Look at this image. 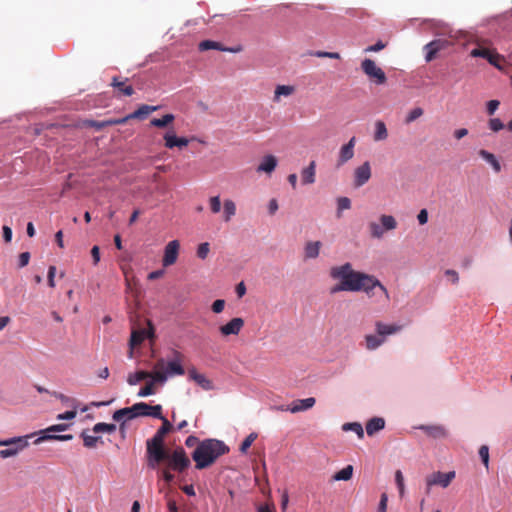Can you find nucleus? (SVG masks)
<instances>
[{
	"mask_svg": "<svg viewBox=\"0 0 512 512\" xmlns=\"http://www.w3.org/2000/svg\"><path fill=\"white\" fill-rule=\"evenodd\" d=\"M330 276L335 280H339V283L331 288L330 292L332 294L341 291L358 292L362 288V281L365 279L369 280L366 273L353 270L351 263L348 262L332 267L330 269Z\"/></svg>",
	"mask_w": 512,
	"mask_h": 512,
	"instance_id": "nucleus-1",
	"label": "nucleus"
},
{
	"mask_svg": "<svg viewBox=\"0 0 512 512\" xmlns=\"http://www.w3.org/2000/svg\"><path fill=\"white\" fill-rule=\"evenodd\" d=\"M229 447L217 439H205L201 441L192 453V459L198 470L211 466L220 456L227 454Z\"/></svg>",
	"mask_w": 512,
	"mask_h": 512,
	"instance_id": "nucleus-2",
	"label": "nucleus"
},
{
	"mask_svg": "<svg viewBox=\"0 0 512 512\" xmlns=\"http://www.w3.org/2000/svg\"><path fill=\"white\" fill-rule=\"evenodd\" d=\"M148 466L155 469L161 462L168 459V451L164 448V439L155 435L146 442Z\"/></svg>",
	"mask_w": 512,
	"mask_h": 512,
	"instance_id": "nucleus-3",
	"label": "nucleus"
},
{
	"mask_svg": "<svg viewBox=\"0 0 512 512\" xmlns=\"http://www.w3.org/2000/svg\"><path fill=\"white\" fill-rule=\"evenodd\" d=\"M367 278L361 284V290L368 297H378L379 301L389 302L390 295L386 287L373 275L367 274Z\"/></svg>",
	"mask_w": 512,
	"mask_h": 512,
	"instance_id": "nucleus-4",
	"label": "nucleus"
},
{
	"mask_svg": "<svg viewBox=\"0 0 512 512\" xmlns=\"http://www.w3.org/2000/svg\"><path fill=\"white\" fill-rule=\"evenodd\" d=\"M397 228V221L392 215L383 214L379 217V223L372 221L368 224L370 236L374 239H381L386 231Z\"/></svg>",
	"mask_w": 512,
	"mask_h": 512,
	"instance_id": "nucleus-5",
	"label": "nucleus"
},
{
	"mask_svg": "<svg viewBox=\"0 0 512 512\" xmlns=\"http://www.w3.org/2000/svg\"><path fill=\"white\" fill-rule=\"evenodd\" d=\"M34 434L22 436V437H13L10 439L0 441V446H9L7 449L0 450L1 458H8L15 456L19 451L23 450L28 446V439L33 437Z\"/></svg>",
	"mask_w": 512,
	"mask_h": 512,
	"instance_id": "nucleus-6",
	"label": "nucleus"
},
{
	"mask_svg": "<svg viewBox=\"0 0 512 512\" xmlns=\"http://www.w3.org/2000/svg\"><path fill=\"white\" fill-rule=\"evenodd\" d=\"M166 460L168 461V468L178 472H183L191 464L182 447L176 448L171 454L168 452V459Z\"/></svg>",
	"mask_w": 512,
	"mask_h": 512,
	"instance_id": "nucleus-7",
	"label": "nucleus"
},
{
	"mask_svg": "<svg viewBox=\"0 0 512 512\" xmlns=\"http://www.w3.org/2000/svg\"><path fill=\"white\" fill-rule=\"evenodd\" d=\"M362 71L378 85L386 83L385 72L371 59H364L361 63Z\"/></svg>",
	"mask_w": 512,
	"mask_h": 512,
	"instance_id": "nucleus-8",
	"label": "nucleus"
},
{
	"mask_svg": "<svg viewBox=\"0 0 512 512\" xmlns=\"http://www.w3.org/2000/svg\"><path fill=\"white\" fill-rule=\"evenodd\" d=\"M454 478H455L454 471H450L447 473L438 471V472H434V473L428 475L426 477V486H427L426 493L428 494L430 492V488L434 485H438L443 488L448 487Z\"/></svg>",
	"mask_w": 512,
	"mask_h": 512,
	"instance_id": "nucleus-9",
	"label": "nucleus"
},
{
	"mask_svg": "<svg viewBox=\"0 0 512 512\" xmlns=\"http://www.w3.org/2000/svg\"><path fill=\"white\" fill-rule=\"evenodd\" d=\"M67 428H68L67 424L52 425V426L48 427L47 429L40 431V433L43 434V435L41 437L37 438L34 441V443L35 444H39V443H41L42 441H45V440H59V441L71 440L73 438V436L70 435V434L69 435L50 434L51 432H61V431H64Z\"/></svg>",
	"mask_w": 512,
	"mask_h": 512,
	"instance_id": "nucleus-10",
	"label": "nucleus"
},
{
	"mask_svg": "<svg viewBox=\"0 0 512 512\" xmlns=\"http://www.w3.org/2000/svg\"><path fill=\"white\" fill-rule=\"evenodd\" d=\"M371 165L368 161L355 168L353 177V185L355 188H360L365 185L371 178Z\"/></svg>",
	"mask_w": 512,
	"mask_h": 512,
	"instance_id": "nucleus-11",
	"label": "nucleus"
},
{
	"mask_svg": "<svg viewBox=\"0 0 512 512\" xmlns=\"http://www.w3.org/2000/svg\"><path fill=\"white\" fill-rule=\"evenodd\" d=\"M180 243L178 240L170 241L164 249V256L162 264L164 267H169L176 263L179 255Z\"/></svg>",
	"mask_w": 512,
	"mask_h": 512,
	"instance_id": "nucleus-12",
	"label": "nucleus"
},
{
	"mask_svg": "<svg viewBox=\"0 0 512 512\" xmlns=\"http://www.w3.org/2000/svg\"><path fill=\"white\" fill-rule=\"evenodd\" d=\"M134 410L137 412V416H151L154 418H162V406L154 405L151 406L145 402H139L134 404Z\"/></svg>",
	"mask_w": 512,
	"mask_h": 512,
	"instance_id": "nucleus-13",
	"label": "nucleus"
},
{
	"mask_svg": "<svg viewBox=\"0 0 512 512\" xmlns=\"http://www.w3.org/2000/svg\"><path fill=\"white\" fill-rule=\"evenodd\" d=\"M188 379L195 382L203 390L210 391L214 389L212 380L208 379L204 374L199 373L195 367L188 369Z\"/></svg>",
	"mask_w": 512,
	"mask_h": 512,
	"instance_id": "nucleus-14",
	"label": "nucleus"
},
{
	"mask_svg": "<svg viewBox=\"0 0 512 512\" xmlns=\"http://www.w3.org/2000/svg\"><path fill=\"white\" fill-rule=\"evenodd\" d=\"M244 327V320L240 317L232 318L228 323L219 327L222 336L238 335Z\"/></svg>",
	"mask_w": 512,
	"mask_h": 512,
	"instance_id": "nucleus-15",
	"label": "nucleus"
},
{
	"mask_svg": "<svg viewBox=\"0 0 512 512\" xmlns=\"http://www.w3.org/2000/svg\"><path fill=\"white\" fill-rule=\"evenodd\" d=\"M448 45H449V42L447 40H443V39H436V40L429 42L424 47V49L426 50L425 60L427 62L432 61L435 58L436 54L439 51L448 47Z\"/></svg>",
	"mask_w": 512,
	"mask_h": 512,
	"instance_id": "nucleus-16",
	"label": "nucleus"
},
{
	"mask_svg": "<svg viewBox=\"0 0 512 512\" xmlns=\"http://www.w3.org/2000/svg\"><path fill=\"white\" fill-rule=\"evenodd\" d=\"M356 144V138L352 137L348 143L344 144L339 151L337 160V167L344 165L346 162L354 157V147Z\"/></svg>",
	"mask_w": 512,
	"mask_h": 512,
	"instance_id": "nucleus-17",
	"label": "nucleus"
},
{
	"mask_svg": "<svg viewBox=\"0 0 512 512\" xmlns=\"http://www.w3.org/2000/svg\"><path fill=\"white\" fill-rule=\"evenodd\" d=\"M316 403L314 397H309L306 399H298L292 402L291 406L286 408H281L282 411H290L291 413H298L301 411L308 410L312 408Z\"/></svg>",
	"mask_w": 512,
	"mask_h": 512,
	"instance_id": "nucleus-18",
	"label": "nucleus"
},
{
	"mask_svg": "<svg viewBox=\"0 0 512 512\" xmlns=\"http://www.w3.org/2000/svg\"><path fill=\"white\" fill-rule=\"evenodd\" d=\"M165 147L173 149L175 147L183 148L189 144V139L186 137H177L173 130L168 131L164 135Z\"/></svg>",
	"mask_w": 512,
	"mask_h": 512,
	"instance_id": "nucleus-19",
	"label": "nucleus"
},
{
	"mask_svg": "<svg viewBox=\"0 0 512 512\" xmlns=\"http://www.w3.org/2000/svg\"><path fill=\"white\" fill-rule=\"evenodd\" d=\"M375 329H376V333L380 337L385 339L389 335L398 333L402 329V326L397 325V324H385L381 321H377L375 323Z\"/></svg>",
	"mask_w": 512,
	"mask_h": 512,
	"instance_id": "nucleus-20",
	"label": "nucleus"
},
{
	"mask_svg": "<svg viewBox=\"0 0 512 512\" xmlns=\"http://www.w3.org/2000/svg\"><path fill=\"white\" fill-rule=\"evenodd\" d=\"M419 429L424 431L427 436L435 439L445 438L448 435L447 430L442 425H421Z\"/></svg>",
	"mask_w": 512,
	"mask_h": 512,
	"instance_id": "nucleus-21",
	"label": "nucleus"
},
{
	"mask_svg": "<svg viewBox=\"0 0 512 512\" xmlns=\"http://www.w3.org/2000/svg\"><path fill=\"white\" fill-rule=\"evenodd\" d=\"M181 358L182 354L178 351H175V359L167 363V375H183L185 373V370L181 365Z\"/></svg>",
	"mask_w": 512,
	"mask_h": 512,
	"instance_id": "nucleus-22",
	"label": "nucleus"
},
{
	"mask_svg": "<svg viewBox=\"0 0 512 512\" xmlns=\"http://www.w3.org/2000/svg\"><path fill=\"white\" fill-rule=\"evenodd\" d=\"M277 166V158L273 155H266L257 167V172L271 174Z\"/></svg>",
	"mask_w": 512,
	"mask_h": 512,
	"instance_id": "nucleus-23",
	"label": "nucleus"
},
{
	"mask_svg": "<svg viewBox=\"0 0 512 512\" xmlns=\"http://www.w3.org/2000/svg\"><path fill=\"white\" fill-rule=\"evenodd\" d=\"M136 417L138 416L136 410H134V405H132L131 407L119 409L115 411L112 416L113 420L117 422H120L124 419L132 420Z\"/></svg>",
	"mask_w": 512,
	"mask_h": 512,
	"instance_id": "nucleus-24",
	"label": "nucleus"
},
{
	"mask_svg": "<svg viewBox=\"0 0 512 512\" xmlns=\"http://www.w3.org/2000/svg\"><path fill=\"white\" fill-rule=\"evenodd\" d=\"M128 79L121 80L119 77H113L111 85L118 89V91L125 95V96H131L134 93V89L131 85H127L126 82Z\"/></svg>",
	"mask_w": 512,
	"mask_h": 512,
	"instance_id": "nucleus-25",
	"label": "nucleus"
},
{
	"mask_svg": "<svg viewBox=\"0 0 512 512\" xmlns=\"http://www.w3.org/2000/svg\"><path fill=\"white\" fill-rule=\"evenodd\" d=\"M150 333H151L150 331H148L144 328L133 330L131 333V338H130V346L133 348V347L141 345L142 342L148 336H150Z\"/></svg>",
	"mask_w": 512,
	"mask_h": 512,
	"instance_id": "nucleus-26",
	"label": "nucleus"
},
{
	"mask_svg": "<svg viewBox=\"0 0 512 512\" xmlns=\"http://www.w3.org/2000/svg\"><path fill=\"white\" fill-rule=\"evenodd\" d=\"M199 49L201 51H207L210 49H215V50H219V51H228V52H237L238 51V49L224 47V46H222L221 43L212 41V40H204V41L200 42Z\"/></svg>",
	"mask_w": 512,
	"mask_h": 512,
	"instance_id": "nucleus-27",
	"label": "nucleus"
},
{
	"mask_svg": "<svg viewBox=\"0 0 512 512\" xmlns=\"http://www.w3.org/2000/svg\"><path fill=\"white\" fill-rule=\"evenodd\" d=\"M478 154L481 158H483L488 164H490L492 166L493 170L496 173L501 171V165L493 153H491L485 149H480Z\"/></svg>",
	"mask_w": 512,
	"mask_h": 512,
	"instance_id": "nucleus-28",
	"label": "nucleus"
},
{
	"mask_svg": "<svg viewBox=\"0 0 512 512\" xmlns=\"http://www.w3.org/2000/svg\"><path fill=\"white\" fill-rule=\"evenodd\" d=\"M385 426V420L380 417H374L370 419L366 424V432L369 436H372L376 432L382 430Z\"/></svg>",
	"mask_w": 512,
	"mask_h": 512,
	"instance_id": "nucleus-29",
	"label": "nucleus"
},
{
	"mask_svg": "<svg viewBox=\"0 0 512 512\" xmlns=\"http://www.w3.org/2000/svg\"><path fill=\"white\" fill-rule=\"evenodd\" d=\"M158 109V106H150V105H141L137 110H135L133 113L129 114L125 118H127V121L129 119H143L145 116L150 114L151 112H154Z\"/></svg>",
	"mask_w": 512,
	"mask_h": 512,
	"instance_id": "nucleus-30",
	"label": "nucleus"
},
{
	"mask_svg": "<svg viewBox=\"0 0 512 512\" xmlns=\"http://www.w3.org/2000/svg\"><path fill=\"white\" fill-rule=\"evenodd\" d=\"M315 161H311L308 167L304 168L301 172L303 184H312L315 182Z\"/></svg>",
	"mask_w": 512,
	"mask_h": 512,
	"instance_id": "nucleus-31",
	"label": "nucleus"
},
{
	"mask_svg": "<svg viewBox=\"0 0 512 512\" xmlns=\"http://www.w3.org/2000/svg\"><path fill=\"white\" fill-rule=\"evenodd\" d=\"M374 127H375V131H374L373 139L375 141L386 140L388 137V131H387L385 123L381 120H377L375 122Z\"/></svg>",
	"mask_w": 512,
	"mask_h": 512,
	"instance_id": "nucleus-32",
	"label": "nucleus"
},
{
	"mask_svg": "<svg viewBox=\"0 0 512 512\" xmlns=\"http://www.w3.org/2000/svg\"><path fill=\"white\" fill-rule=\"evenodd\" d=\"M321 242H308L305 245V257L309 259H315L318 257L320 252Z\"/></svg>",
	"mask_w": 512,
	"mask_h": 512,
	"instance_id": "nucleus-33",
	"label": "nucleus"
},
{
	"mask_svg": "<svg viewBox=\"0 0 512 512\" xmlns=\"http://www.w3.org/2000/svg\"><path fill=\"white\" fill-rule=\"evenodd\" d=\"M385 342V339L377 335H366L365 343L368 350H375Z\"/></svg>",
	"mask_w": 512,
	"mask_h": 512,
	"instance_id": "nucleus-34",
	"label": "nucleus"
},
{
	"mask_svg": "<svg viewBox=\"0 0 512 512\" xmlns=\"http://www.w3.org/2000/svg\"><path fill=\"white\" fill-rule=\"evenodd\" d=\"M151 375V372L148 371H137L135 373H130L127 377V382L129 385L133 386L139 383L142 380L148 379Z\"/></svg>",
	"mask_w": 512,
	"mask_h": 512,
	"instance_id": "nucleus-35",
	"label": "nucleus"
},
{
	"mask_svg": "<svg viewBox=\"0 0 512 512\" xmlns=\"http://www.w3.org/2000/svg\"><path fill=\"white\" fill-rule=\"evenodd\" d=\"M488 62L498 70H504L505 58L504 56L500 55L495 49L492 50Z\"/></svg>",
	"mask_w": 512,
	"mask_h": 512,
	"instance_id": "nucleus-36",
	"label": "nucleus"
},
{
	"mask_svg": "<svg viewBox=\"0 0 512 512\" xmlns=\"http://www.w3.org/2000/svg\"><path fill=\"white\" fill-rule=\"evenodd\" d=\"M295 92V87L291 85H278L274 92V101H279L281 96H290Z\"/></svg>",
	"mask_w": 512,
	"mask_h": 512,
	"instance_id": "nucleus-37",
	"label": "nucleus"
},
{
	"mask_svg": "<svg viewBox=\"0 0 512 512\" xmlns=\"http://www.w3.org/2000/svg\"><path fill=\"white\" fill-rule=\"evenodd\" d=\"M352 475H353V466L347 465L346 467H344L343 469H341L340 471L336 472L333 475V480L348 481L352 478Z\"/></svg>",
	"mask_w": 512,
	"mask_h": 512,
	"instance_id": "nucleus-38",
	"label": "nucleus"
},
{
	"mask_svg": "<svg viewBox=\"0 0 512 512\" xmlns=\"http://www.w3.org/2000/svg\"><path fill=\"white\" fill-rule=\"evenodd\" d=\"M223 214L224 220L226 222H229L231 218L236 214V205L232 200L227 199L224 201Z\"/></svg>",
	"mask_w": 512,
	"mask_h": 512,
	"instance_id": "nucleus-39",
	"label": "nucleus"
},
{
	"mask_svg": "<svg viewBox=\"0 0 512 512\" xmlns=\"http://www.w3.org/2000/svg\"><path fill=\"white\" fill-rule=\"evenodd\" d=\"M175 119L173 114H165L162 118H153L150 124L154 127L164 128L171 124Z\"/></svg>",
	"mask_w": 512,
	"mask_h": 512,
	"instance_id": "nucleus-40",
	"label": "nucleus"
},
{
	"mask_svg": "<svg viewBox=\"0 0 512 512\" xmlns=\"http://www.w3.org/2000/svg\"><path fill=\"white\" fill-rule=\"evenodd\" d=\"M126 122H127V118H120V119H113V120L102 121V122L91 121L89 123V125L91 127H95L97 130H100L106 126L125 124Z\"/></svg>",
	"mask_w": 512,
	"mask_h": 512,
	"instance_id": "nucleus-41",
	"label": "nucleus"
},
{
	"mask_svg": "<svg viewBox=\"0 0 512 512\" xmlns=\"http://www.w3.org/2000/svg\"><path fill=\"white\" fill-rule=\"evenodd\" d=\"M92 431L95 434H99V433H102V432L111 434V433L116 431V425L115 424H108V423H104V422H99V423L94 425Z\"/></svg>",
	"mask_w": 512,
	"mask_h": 512,
	"instance_id": "nucleus-42",
	"label": "nucleus"
},
{
	"mask_svg": "<svg viewBox=\"0 0 512 512\" xmlns=\"http://www.w3.org/2000/svg\"><path fill=\"white\" fill-rule=\"evenodd\" d=\"M81 437L83 439V444L86 448H94L96 447L98 441L101 440L99 436L89 435L87 431H83L81 433Z\"/></svg>",
	"mask_w": 512,
	"mask_h": 512,
	"instance_id": "nucleus-43",
	"label": "nucleus"
},
{
	"mask_svg": "<svg viewBox=\"0 0 512 512\" xmlns=\"http://www.w3.org/2000/svg\"><path fill=\"white\" fill-rule=\"evenodd\" d=\"M161 421H162V425L161 427L157 430V432L155 433V435L161 437V438H165L166 434H168L169 432H171V430L173 429V426L172 424L170 423V421L164 417L162 415V418H159Z\"/></svg>",
	"mask_w": 512,
	"mask_h": 512,
	"instance_id": "nucleus-44",
	"label": "nucleus"
},
{
	"mask_svg": "<svg viewBox=\"0 0 512 512\" xmlns=\"http://www.w3.org/2000/svg\"><path fill=\"white\" fill-rule=\"evenodd\" d=\"M493 49L485 48V47H477L471 50L470 56L474 58H484L488 61L489 56Z\"/></svg>",
	"mask_w": 512,
	"mask_h": 512,
	"instance_id": "nucleus-45",
	"label": "nucleus"
},
{
	"mask_svg": "<svg viewBox=\"0 0 512 512\" xmlns=\"http://www.w3.org/2000/svg\"><path fill=\"white\" fill-rule=\"evenodd\" d=\"M342 428L344 431H354L359 438L364 436L363 428L359 423H345Z\"/></svg>",
	"mask_w": 512,
	"mask_h": 512,
	"instance_id": "nucleus-46",
	"label": "nucleus"
},
{
	"mask_svg": "<svg viewBox=\"0 0 512 512\" xmlns=\"http://www.w3.org/2000/svg\"><path fill=\"white\" fill-rule=\"evenodd\" d=\"M424 111L421 107L413 108L406 116L405 123L410 124L416 119L420 118L423 115Z\"/></svg>",
	"mask_w": 512,
	"mask_h": 512,
	"instance_id": "nucleus-47",
	"label": "nucleus"
},
{
	"mask_svg": "<svg viewBox=\"0 0 512 512\" xmlns=\"http://www.w3.org/2000/svg\"><path fill=\"white\" fill-rule=\"evenodd\" d=\"M154 386L155 384L153 381L146 383V385L139 390L138 396L146 397L155 394Z\"/></svg>",
	"mask_w": 512,
	"mask_h": 512,
	"instance_id": "nucleus-48",
	"label": "nucleus"
},
{
	"mask_svg": "<svg viewBox=\"0 0 512 512\" xmlns=\"http://www.w3.org/2000/svg\"><path fill=\"white\" fill-rule=\"evenodd\" d=\"M257 438V434L256 433H250L245 439L244 441L242 442L241 446H240V451L242 453H246L247 450L250 448V446L252 445V443L256 440Z\"/></svg>",
	"mask_w": 512,
	"mask_h": 512,
	"instance_id": "nucleus-49",
	"label": "nucleus"
},
{
	"mask_svg": "<svg viewBox=\"0 0 512 512\" xmlns=\"http://www.w3.org/2000/svg\"><path fill=\"white\" fill-rule=\"evenodd\" d=\"M479 456L486 468L489 466V448L487 445H482L479 448Z\"/></svg>",
	"mask_w": 512,
	"mask_h": 512,
	"instance_id": "nucleus-50",
	"label": "nucleus"
},
{
	"mask_svg": "<svg viewBox=\"0 0 512 512\" xmlns=\"http://www.w3.org/2000/svg\"><path fill=\"white\" fill-rule=\"evenodd\" d=\"M488 126L493 132H498L504 128V124L499 118H491L488 121Z\"/></svg>",
	"mask_w": 512,
	"mask_h": 512,
	"instance_id": "nucleus-51",
	"label": "nucleus"
},
{
	"mask_svg": "<svg viewBox=\"0 0 512 512\" xmlns=\"http://www.w3.org/2000/svg\"><path fill=\"white\" fill-rule=\"evenodd\" d=\"M210 209L212 213L216 214L221 210V201L219 196H213L209 199Z\"/></svg>",
	"mask_w": 512,
	"mask_h": 512,
	"instance_id": "nucleus-52",
	"label": "nucleus"
},
{
	"mask_svg": "<svg viewBox=\"0 0 512 512\" xmlns=\"http://www.w3.org/2000/svg\"><path fill=\"white\" fill-rule=\"evenodd\" d=\"M149 378L152 379L151 381H153L154 384L156 382L164 383L167 380V373L162 372V371L151 372V375Z\"/></svg>",
	"mask_w": 512,
	"mask_h": 512,
	"instance_id": "nucleus-53",
	"label": "nucleus"
},
{
	"mask_svg": "<svg viewBox=\"0 0 512 512\" xmlns=\"http://www.w3.org/2000/svg\"><path fill=\"white\" fill-rule=\"evenodd\" d=\"M210 251L209 243H201L197 249V256L200 259H205Z\"/></svg>",
	"mask_w": 512,
	"mask_h": 512,
	"instance_id": "nucleus-54",
	"label": "nucleus"
},
{
	"mask_svg": "<svg viewBox=\"0 0 512 512\" xmlns=\"http://www.w3.org/2000/svg\"><path fill=\"white\" fill-rule=\"evenodd\" d=\"M337 205H338V212H340L342 210L349 209L351 207V201L347 197H340L337 200Z\"/></svg>",
	"mask_w": 512,
	"mask_h": 512,
	"instance_id": "nucleus-55",
	"label": "nucleus"
},
{
	"mask_svg": "<svg viewBox=\"0 0 512 512\" xmlns=\"http://www.w3.org/2000/svg\"><path fill=\"white\" fill-rule=\"evenodd\" d=\"M395 481L398 486L400 495H402L404 493V478L400 470H397L395 473Z\"/></svg>",
	"mask_w": 512,
	"mask_h": 512,
	"instance_id": "nucleus-56",
	"label": "nucleus"
},
{
	"mask_svg": "<svg viewBox=\"0 0 512 512\" xmlns=\"http://www.w3.org/2000/svg\"><path fill=\"white\" fill-rule=\"evenodd\" d=\"M225 301L223 299H217L212 304V311L214 313H221L224 310Z\"/></svg>",
	"mask_w": 512,
	"mask_h": 512,
	"instance_id": "nucleus-57",
	"label": "nucleus"
},
{
	"mask_svg": "<svg viewBox=\"0 0 512 512\" xmlns=\"http://www.w3.org/2000/svg\"><path fill=\"white\" fill-rule=\"evenodd\" d=\"M500 102L498 100H490L487 102L486 109L489 115H493L498 109Z\"/></svg>",
	"mask_w": 512,
	"mask_h": 512,
	"instance_id": "nucleus-58",
	"label": "nucleus"
},
{
	"mask_svg": "<svg viewBox=\"0 0 512 512\" xmlns=\"http://www.w3.org/2000/svg\"><path fill=\"white\" fill-rule=\"evenodd\" d=\"M170 468H165L160 471V475L166 483H171L174 480V475L169 471Z\"/></svg>",
	"mask_w": 512,
	"mask_h": 512,
	"instance_id": "nucleus-59",
	"label": "nucleus"
},
{
	"mask_svg": "<svg viewBox=\"0 0 512 512\" xmlns=\"http://www.w3.org/2000/svg\"><path fill=\"white\" fill-rule=\"evenodd\" d=\"M386 47V43H383L382 41H378L374 45L368 46L365 49V52H378Z\"/></svg>",
	"mask_w": 512,
	"mask_h": 512,
	"instance_id": "nucleus-60",
	"label": "nucleus"
},
{
	"mask_svg": "<svg viewBox=\"0 0 512 512\" xmlns=\"http://www.w3.org/2000/svg\"><path fill=\"white\" fill-rule=\"evenodd\" d=\"M91 256H92V259H93V264L95 266L98 265V263L100 261V248L97 245L92 247V249H91Z\"/></svg>",
	"mask_w": 512,
	"mask_h": 512,
	"instance_id": "nucleus-61",
	"label": "nucleus"
},
{
	"mask_svg": "<svg viewBox=\"0 0 512 512\" xmlns=\"http://www.w3.org/2000/svg\"><path fill=\"white\" fill-rule=\"evenodd\" d=\"M76 414H77L76 410L66 411L62 414H59L57 416V419L58 420H71L76 417Z\"/></svg>",
	"mask_w": 512,
	"mask_h": 512,
	"instance_id": "nucleus-62",
	"label": "nucleus"
},
{
	"mask_svg": "<svg viewBox=\"0 0 512 512\" xmlns=\"http://www.w3.org/2000/svg\"><path fill=\"white\" fill-rule=\"evenodd\" d=\"M29 260H30V253L29 252H22L19 255V267L22 268V267H25L26 265H28Z\"/></svg>",
	"mask_w": 512,
	"mask_h": 512,
	"instance_id": "nucleus-63",
	"label": "nucleus"
},
{
	"mask_svg": "<svg viewBox=\"0 0 512 512\" xmlns=\"http://www.w3.org/2000/svg\"><path fill=\"white\" fill-rule=\"evenodd\" d=\"M387 501H388L387 495L385 493H383L381 495V499H380V502H379L378 512H386Z\"/></svg>",
	"mask_w": 512,
	"mask_h": 512,
	"instance_id": "nucleus-64",
	"label": "nucleus"
}]
</instances>
